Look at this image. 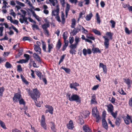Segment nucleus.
<instances>
[{"label":"nucleus","mask_w":132,"mask_h":132,"mask_svg":"<svg viewBox=\"0 0 132 132\" xmlns=\"http://www.w3.org/2000/svg\"><path fill=\"white\" fill-rule=\"evenodd\" d=\"M61 68L64 70L67 73H69L70 71L69 69L66 68L63 66H62Z\"/></svg>","instance_id":"36"},{"label":"nucleus","mask_w":132,"mask_h":132,"mask_svg":"<svg viewBox=\"0 0 132 132\" xmlns=\"http://www.w3.org/2000/svg\"><path fill=\"white\" fill-rule=\"evenodd\" d=\"M78 121L79 123L81 124H83L84 123V121L83 119L82 118H79L78 120Z\"/></svg>","instance_id":"56"},{"label":"nucleus","mask_w":132,"mask_h":132,"mask_svg":"<svg viewBox=\"0 0 132 132\" xmlns=\"http://www.w3.org/2000/svg\"><path fill=\"white\" fill-rule=\"evenodd\" d=\"M21 77L22 80L23 82L24 83L26 84L27 85L28 84V81L25 79V78L22 75H21Z\"/></svg>","instance_id":"40"},{"label":"nucleus","mask_w":132,"mask_h":132,"mask_svg":"<svg viewBox=\"0 0 132 132\" xmlns=\"http://www.w3.org/2000/svg\"><path fill=\"white\" fill-rule=\"evenodd\" d=\"M28 92L31 98L36 101L37 98H39L40 96V93L37 88L33 89L32 91L31 92L28 90Z\"/></svg>","instance_id":"1"},{"label":"nucleus","mask_w":132,"mask_h":132,"mask_svg":"<svg viewBox=\"0 0 132 132\" xmlns=\"http://www.w3.org/2000/svg\"><path fill=\"white\" fill-rule=\"evenodd\" d=\"M129 104L130 106L132 107V97L130 98L129 101Z\"/></svg>","instance_id":"64"},{"label":"nucleus","mask_w":132,"mask_h":132,"mask_svg":"<svg viewBox=\"0 0 132 132\" xmlns=\"http://www.w3.org/2000/svg\"><path fill=\"white\" fill-rule=\"evenodd\" d=\"M19 103L20 104L24 105L25 104V102L24 100L21 98L19 100Z\"/></svg>","instance_id":"41"},{"label":"nucleus","mask_w":132,"mask_h":132,"mask_svg":"<svg viewBox=\"0 0 132 132\" xmlns=\"http://www.w3.org/2000/svg\"><path fill=\"white\" fill-rule=\"evenodd\" d=\"M89 114V112L88 111H85L84 112L83 115H82V117H84L85 118H86L88 116Z\"/></svg>","instance_id":"30"},{"label":"nucleus","mask_w":132,"mask_h":132,"mask_svg":"<svg viewBox=\"0 0 132 132\" xmlns=\"http://www.w3.org/2000/svg\"><path fill=\"white\" fill-rule=\"evenodd\" d=\"M68 32L67 31L64 32L63 35V38L64 40H66L68 37Z\"/></svg>","instance_id":"42"},{"label":"nucleus","mask_w":132,"mask_h":132,"mask_svg":"<svg viewBox=\"0 0 132 132\" xmlns=\"http://www.w3.org/2000/svg\"><path fill=\"white\" fill-rule=\"evenodd\" d=\"M18 52V53L16 56V57L18 58L20 57V56L22 54V53L23 52V48H19L18 49L16 50Z\"/></svg>","instance_id":"16"},{"label":"nucleus","mask_w":132,"mask_h":132,"mask_svg":"<svg viewBox=\"0 0 132 132\" xmlns=\"http://www.w3.org/2000/svg\"><path fill=\"white\" fill-rule=\"evenodd\" d=\"M67 126L68 129L70 130L73 129L74 127L73 121L71 120H70L67 124Z\"/></svg>","instance_id":"11"},{"label":"nucleus","mask_w":132,"mask_h":132,"mask_svg":"<svg viewBox=\"0 0 132 132\" xmlns=\"http://www.w3.org/2000/svg\"><path fill=\"white\" fill-rule=\"evenodd\" d=\"M42 48L43 51L44 52L50 53H51L52 50L53 48V45L52 43L51 44H48V50H46V44L43 41L42 42Z\"/></svg>","instance_id":"3"},{"label":"nucleus","mask_w":132,"mask_h":132,"mask_svg":"<svg viewBox=\"0 0 132 132\" xmlns=\"http://www.w3.org/2000/svg\"><path fill=\"white\" fill-rule=\"evenodd\" d=\"M0 125L4 129L6 128L4 123L1 120H0Z\"/></svg>","instance_id":"44"},{"label":"nucleus","mask_w":132,"mask_h":132,"mask_svg":"<svg viewBox=\"0 0 132 132\" xmlns=\"http://www.w3.org/2000/svg\"><path fill=\"white\" fill-rule=\"evenodd\" d=\"M16 62L19 63H26L27 62L25 59H22L17 61Z\"/></svg>","instance_id":"47"},{"label":"nucleus","mask_w":132,"mask_h":132,"mask_svg":"<svg viewBox=\"0 0 132 132\" xmlns=\"http://www.w3.org/2000/svg\"><path fill=\"white\" fill-rule=\"evenodd\" d=\"M51 128L52 130L54 132L56 131V129L55 128V126H54V124L53 122H51Z\"/></svg>","instance_id":"49"},{"label":"nucleus","mask_w":132,"mask_h":132,"mask_svg":"<svg viewBox=\"0 0 132 132\" xmlns=\"http://www.w3.org/2000/svg\"><path fill=\"white\" fill-rule=\"evenodd\" d=\"M33 56L39 63H41L42 61L40 57L37 54L35 53H34L33 54Z\"/></svg>","instance_id":"15"},{"label":"nucleus","mask_w":132,"mask_h":132,"mask_svg":"<svg viewBox=\"0 0 132 132\" xmlns=\"http://www.w3.org/2000/svg\"><path fill=\"white\" fill-rule=\"evenodd\" d=\"M62 44L60 39H59L56 45V49L57 50H59Z\"/></svg>","instance_id":"21"},{"label":"nucleus","mask_w":132,"mask_h":132,"mask_svg":"<svg viewBox=\"0 0 132 132\" xmlns=\"http://www.w3.org/2000/svg\"><path fill=\"white\" fill-rule=\"evenodd\" d=\"M49 1L52 3L53 5L54 6L55 5V3L54 2L55 1H56V2L57 3V0H49Z\"/></svg>","instance_id":"54"},{"label":"nucleus","mask_w":132,"mask_h":132,"mask_svg":"<svg viewBox=\"0 0 132 132\" xmlns=\"http://www.w3.org/2000/svg\"><path fill=\"white\" fill-rule=\"evenodd\" d=\"M122 117L126 124L129 125L130 123H132L131 116L127 114L126 116H123Z\"/></svg>","instance_id":"5"},{"label":"nucleus","mask_w":132,"mask_h":132,"mask_svg":"<svg viewBox=\"0 0 132 132\" xmlns=\"http://www.w3.org/2000/svg\"><path fill=\"white\" fill-rule=\"evenodd\" d=\"M61 18L62 19V23L63 24H64L65 23V19L64 18V15L63 13H62L61 16Z\"/></svg>","instance_id":"33"},{"label":"nucleus","mask_w":132,"mask_h":132,"mask_svg":"<svg viewBox=\"0 0 132 132\" xmlns=\"http://www.w3.org/2000/svg\"><path fill=\"white\" fill-rule=\"evenodd\" d=\"M92 52L93 53H101V51L98 48H94L93 47L92 48Z\"/></svg>","instance_id":"22"},{"label":"nucleus","mask_w":132,"mask_h":132,"mask_svg":"<svg viewBox=\"0 0 132 132\" xmlns=\"http://www.w3.org/2000/svg\"><path fill=\"white\" fill-rule=\"evenodd\" d=\"M84 56H86L87 54H90L92 53L90 49H88L87 50L86 48H84L82 50Z\"/></svg>","instance_id":"14"},{"label":"nucleus","mask_w":132,"mask_h":132,"mask_svg":"<svg viewBox=\"0 0 132 132\" xmlns=\"http://www.w3.org/2000/svg\"><path fill=\"white\" fill-rule=\"evenodd\" d=\"M93 15L92 13H90L88 15H87L86 17V20L89 21L91 19V18L92 17Z\"/></svg>","instance_id":"29"},{"label":"nucleus","mask_w":132,"mask_h":132,"mask_svg":"<svg viewBox=\"0 0 132 132\" xmlns=\"http://www.w3.org/2000/svg\"><path fill=\"white\" fill-rule=\"evenodd\" d=\"M99 67L100 68H102L103 72L104 73L106 74L107 72V67L106 65H104L102 63H99Z\"/></svg>","instance_id":"12"},{"label":"nucleus","mask_w":132,"mask_h":132,"mask_svg":"<svg viewBox=\"0 0 132 132\" xmlns=\"http://www.w3.org/2000/svg\"><path fill=\"white\" fill-rule=\"evenodd\" d=\"M34 50L38 54H41V49L40 47L36 45H34Z\"/></svg>","instance_id":"13"},{"label":"nucleus","mask_w":132,"mask_h":132,"mask_svg":"<svg viewBox=\"0 0 132 132\" xmlns=\"http://www.w3.org/2000/svg\"><path fill=\"white\" fill-rule=\"evenodd\" d=\"M96 19L97 21V23L100 24L101 21L100 16L98 13H97L96 14Z\"/></svg>","instance_id":"34"},{"label":"nucleus","mask_w":132,"mask_h":132,"mask_svg":"<svg viewBox=\"0 0 132 132\" xmlns=\"http://www.w3.org/2000/svg\"><path fill=\"white\" fill-rule=\"evenodd\" d=\"M77 45L75 44H71L69 46V47L70 48L69 52L70 54H75V52H76V50Z\"/></svg>","instance_id":"6"},{"label":"nucleus","mask_w":132,"mask_h":132,"mask_svg":"<svg viewBox=\"0 0 132 132\" xmlns=\"http://www.w3.org/2000/svg\"><path fill=\"white\" fill-rule=\"evenodd\" d=\"M96 97L95 94H93L91 97V99L90 101V104H96L97 103V102L96 100Z\"/></svg>","instance_id":"17"},{"label":"nucleus","mask_w":132,"mask_h":132,"mask_svg":"<svg viewBox=\"0 0 132 132\" xmlns=\"http://www.w3.org/2000/svg\"><path fill=\"white\" fill-rule=\"evenodd\" d=\"M21 98V95L19 93H16L13 98V100L14 102H18Z\"/></svg>","instance_id":"9"},{"label":"nucleus","mask_w":132,"mask_h":132,"mask_svg":"<svg viewBox=\"0 0 132 132\" xmlns=\"http://www.w3.org/2000/svg\"><path fill=\"white\" fill-rule=\"evenodd\" d=\"M69 42L70 44H72L74 41V38L73 37H70L69 39Z\"/></svg>","instance_id":"53"},{"label":"nucleus","mask_w":132,"mask_h":132,"mask_svg":"<svg viewBox=\"0 0 132 132\" xmlns=\"http://www.w3.org/2000/svg\"><path fill=\"white\" fill-rule=\"evenodd\" d=\"M66 96L67 98H68L70 101H75L76 102L79 103H80V98L79 96L77 95L72 94L71 95V94L68 93L66 95Z\"/></svg>","instance_id":"2"},{"label":"nucleus","mask_w":132,"mask_h":132,"mask_svg":"<svg viewBox=\"0 0 132 132\" xmlns=\"http://www.w3.org/2000/svg\"><path fill=\"white\" fill-rule=\"evenodd\" d=\"M5 67L7 68H10L12 67V65L9 62H6L5 64Z\"/></svg>","instance_id":"50"},{"label":"nucleus","mask_w":132,"mask_h":132,"mask_svg":"<svg viewBox=\"0 0 132 132\" xmlns=\"http://www.w3.org/2000/svg\"><path fill=\"white\" fill-rule=\"evenodd\" d=\"M79 39L80 38H79L78 37H76L75 39V43L74 44L78 45V44L79 42L80 41Z\"/></svg>","instance_id":"48"},{"label":"nucleus","mask_w":132,"mask_h":132,"mask_svg":"<svg viewBox=\"0 0 132 132\" xmlns=\"http://www.w3.org/2000/svg\"><path fill=\"white\" fill-rule=\"evenodd\" d=\"M121 122V120L119 118H117L116 119L115 121V123L118 126H119L120 125Z\"/></svg>","instance_id":"38"},{"label":"nucleus","mask_w":132,"mask_h":132,"mask_svg":"<svg viewBox=\"0 0 132 132\" xmlns=\"http://www.w3.org/2000/svg\"><path fill=\"white\" fill-rule=\"evenodd\" d=\"M110 23L111 24V27L112 28H114L115 27V24H116V22L114 21L113 20H111L110 21Z\"/></svg>","instance_id":"43"},{"label":"nucleus","mask_w":132,"mask_h":132,"mask_svg":"<svg viewBox=\"0 0 132 132\" xmlns=\"http://www.w3.org/2000/svg\"><path fill=\"white\" fill-rule=\"evenodd\" d=\"M41 125L44 129L46 130L47 129L46 125L45 122H40Z\"/></svg>","instance_id":"39"},{"label":"nucleus","mask_w":132,"mask_h":132,"mask_svg":"<svg viewBox=\"0 0 132 132\" xmlns=\"http://www.w3.org/2000/svg\"><path fill=\"white\" fill-rule=\"evenodd\" d=\"M11 27L17 33H18V29L12 24H11Z\"/></svg>","instance_id":"60"},{"label":"nucleus","mask_w":132,"mask_h":132,"mask_svg":"<svg viewBox=\"0 0 132 132\" xmlns=\"http://www.w3.org/2000/svg\"><path fill=\"white\" fill-rule=\"evenodd\" d=\"M125 31L126 34L129 35L130 32H131L132 30L129 31L127 27H126L125 29Z\"/></svg>","instance_id":"52"},{"label":"nucleus","mask_w":132,"mask_h":132,"mask_svg":"<svg viewBox=\"0 0 132 132\" xmlns=\"http://www.w3.org/2000/svg\"><path fill=\"white\" fill-rule=\"evenodd\" d=\"M71 27L72 28H74L75 27V26L76 24V21L75 19L73 18L71 20Z\"/></svg>","instance_id":"31"},{"label":"nucleus","mask_w":132,"mask_h":132,"mask_svg":"<svg viewBox=\"0 0 132 132\" xmlns=\"http://www.w3.org/2000/svg\"><path fill=\"white\" fill-rule=\"evenodd\" d=\"M64 45L65 46H67L68 45V40H64Z\"/></svg>","instance_id":"63"},{"label":"nucleus","mask_w":132,"mask_h":132,"mask_svg":"<svg viewBox=\"0 0 132 132\" xmlns=\"http://www.w3.org/2000/svg\"><path fill=\"white\" fill-rule=\"evenodd\" d=\"M70 5L69 4L67 3V4L66 7L65 9V13L66 17H67L68 16V13L70 9Z\"/></svg>","instance_id":"25"},{"label":"nucleus","mask_w":132,"mask_h":132,"mask_svg":"<svg viewBox=\"0 0 132 132\" xmlns=\"http://www.w3.org/2000/svg\"><path fill=\"white\" fill-rule=\"evenodd\" d=\"M33 28V29L34 30V28H35L37 30H39V28L38 26L35 24H33L32 26Z\"/></svg>","instance_id":"57"},{"label":"nucleus","mask_w":132,"mask_h":132,"mask_svg":"<svg viewBox=\"0 0 132 132\" xmlns=\"http://www.w3.org/2000/svg\"><path fill=\"white\" fill-rule=\"evenodd\" d=\"M82 27H83L82 26L79 24L78 25L77 27L76 28H74L72 31V35L75 36L76 35L77 33L80 31L81 28L82 29Z\"/></svg>","instance_id":"7"},{"label":"nucleus","mask_w":132,"mask_h":132,"mask_svg":"<svg viewBox=\"0 0 132 132\" xmlns=\"http://www.w3.org/2000/svg\"><path fill=\"white\" fill-rule=\"evenodd\" d=\"M124 80L125 82L127 84L128 88L130 87V84L131 83L132 81L128 79H125Z\"/></svg>","instance_id":"26"},{"label":"nucleus","mask_w":132,"mask_h":132,"mask_svg":"<svg viewBox=\"0 0 132 132\" xmlns=\"http://www.w3.org/2000/svg\"><path fill=\"white\" fill-rule=\"evenodd\" d=\"M103 38L104 39V46L106 48H108L109 45V39L106 36H103Z\"/></svg>","instance_id":"10"},{"label":"nucleus","mask_w":132,"mask_h":132,"mask_svg":"<svg viewBox=\"0 0 132 132\" xmlns=\"http://www.w3.org/2000/svg\"><path fill=\"white\" fill-rule=\"evenodd\" d=\"M46 108H47L48 110H46L45 111L46 113L49 112L51 114H52L53 113V108L51 106L46 105L45 106Z\"/></svg>","instance_id":"8"},{"label":"nucleus","mask_w":132,"mask_h":132,"mask_svg":"<svg viewBox=\"0 0 132 132\" xmlns=\"http://www.w3.org/2000/svg\"><path fill=\"white\" fill-rule=\"evenodd\" d=\"M45 122V117L44 115H42V116L40 122Z\"/></svg>","instance_id":"59"},{"label":"nucleus","mask_w":132,"mask_h":132,"mask_svg":"<svg viewBox=\"0 0 132 132\" xmlns=\"http://www.w3.org/2000/svg\"><path fill=\"white\" fill-rule=\"evenodd\" d=\"M93 115L94 117L96 119V121L98 122L100 119V117L99 115V113L96 107H94L92 109Z\"/></svg>","instance_id":"4"},{"label":"nucleus","mask_w":132,"mask_h":132,"mask_svg":"<svg viewBox=\"0 0 132 132\" xmlns=\"http://www.w3.org/2000/svg\"><path fill=\"white\" fill-rule=\"evenodd\" d=\"M16 3L18 5L22 7H24L25 6L24 4L20 2L19 1H16Z\"/></svg>","instance_id":"55"},{"label":"nucleus","mask_w":132,"mask_h":132,"mask_svg":"<svg viewBox=\"0 0 132 132\" xmlns=\"http://www.w3.org/2000/svg\"><path fill=\"white\" fill-rule=\"evenodd\" d=\"M17 70L19 72H22V69L21 65H19L17 66Z\"/></svg>","instance_id":"51"},{"label":"nucleus","mask_w":132,"mask_h":132,"mask_svg":"<svg viewBox=\"0 0 132 132\" xmlns=\"http://www.w3.org/2000/svg\"><path fill=\"white\" fill-rule=\"evenodd\" d=\"M102 123L103 127L107 129L108 128V126L106 121L104 118L102 119Z\"/></svg>","instance_id":"20"},{"label":"nucleus","mask_w":132,"mask_h":132,"mask_svg":"<svg viewBox=\"0 0 132 132\" xmlns=\"http://www.w3.org/2000/svg\"><path fill=\"white\" fill-rule=\"evenodd\" d=\"M119 93L123 95H125L126 94V93H125L124 91L122 89H121L120 90H119Z\"/></svg>","instance_id":"62"},{"label":"nucleus","mask_w":132,"mask_h":132,"mask_svg":"<svg viewBox=\"0 0 132 132\" xmlns=\"http://www.w3.org/2000/svg\"><path fill=\"white\" fill-rule=\"evenodd\" d=\"M24 57L26 58V59H25L26 60V61L27 62L30 59V56L29 55L25 54L24 55Z\"/></svg>","instance_id":"46"},{"label":"nucleus","mask_w":132,"mask_h":132,"mask_svg":"<svg viewBox=\"0 0 132 132\" xmlns=\"http://www.w3.org/2000/svg\"><path fill=\"white\" fill-rule=\"evenodd\" d=\"M56 9L52 11V14L53 15L55 16L56 14H55V13H59V5H57L56 6Z\"/></svg>","instance_id":"24"},{"label":"nucleus","mask_w":132,"mask_h":132,"mask_svg":"<svg viewBox=\"0 0 132 132\" xmlns=\"http://www.w3.org/2000/svg\"><path fill=\"white\" fill-rule=\"evenodd\" d=\"M105 35L106 36H108L109 37V39H112V36L113 34L111 32H106Z\"/></svg>","instance_id":"27"},{"label":"nucleus","mask_w":132,"mask_h":132,"mask_svg":"<svg viewBox=\"0 0 132 132\" xmlns=\"http://www.w3.org/2000/svg\"><path fill=\"white\" fill-rule=\"evenodd\" d=\"M106 106L108 108L107 110L110 113L113 111V107L112 104H110L107 105Z\"/></svg>","instance_id":"18"},{"label":"nucleus","mask_w":132,"mask_h":132,"mask_svg":"<svg viewBox=\"0 0 132 132\" xmlns=\"http://www.w3.org/2000/svg\"><path fill=\"white\" fill-rule=\"evenodd\" d=\"M79 86V84L76 82L70 83V87L71 88H73V87H76Z\"/></svg>","instance_id":"28"},{"label":"nucleus","mask_w":132,"mask_h":132,"mask_svg":"<svg viewBox=\"0 0 132 132\" xmlns=\"http://www.w3.org/2000/svg\"><path fill=\"white\" fill-rule=\"evenodd\" d=\"M32 38L30 37H28L24 36V37L22 38V40L23 41L26 40H28L29 41H31Z\"/></svg>","instance_id":"35"},{"label":"nucleus","mask_w":132,"mask_h":132,"mask_svg":"<svg viewBox=\"0 0 132 132\" xmlns=\"http://www.w3.org/2000/svg\"><path fill=\"white\" fill-rule=\"evenodd\" d=\"M47 23H44L42 25V28L43 30L48 29L47 28L49 27L50 26V24L49 23V22H46Z\"/></svg>","instance_id":"19"},{"label":"nucleus","mask_w":132,"mask_h":132,"mask_svg":"<svg viewBox=\"0 0 132 132\" xmlns=\"http://www.w3.org/2000/svg\"><path fill=\"white\" fill-rule=\"evenodd\" d=\"M83 128V129L85 132H91V130L88 125L84 126Z\"/></svg>","instance_id":"23"},{"label":"nucleus","mask_w":132,"mask_h":132,"mask_svg":"<svg viewBox=\"0 0 132 132\" xmlns=\"http://www.w3.org/2000/svg\"><path fill=\"white\" fill-rule=\"evenodd\" d=\"M82 30H83V31H82L83 33L86 34H88V31L87 30H86L83 27H82Z\"/></svg>","instance_id":"58"},{"label":"nucleus","mask_w":132,"mask_h":132,"mask_svg":"<svg viewBox=\"0 0 132 132\" xmlns=\"http://www.w3.org/2000/svg\"><path fill=\"white\" fill-rule=\"evenodd\" d=\"M92 31L96 35H101V34L100 31L96 29H92Z\"/></svg>","instance_id":"32"},{"label":"nucleus","mask_w":132,"mask_h":132,"mask_svg":"<svg viewBox=\"0 0 132 132\" xmlns=\"http://www.w3.org/2000/svg\"><path fill=\"white\" fill-rule=\"evenodd\" d=\"M117 111H116L115 112H113V111L110 112V113L111 115L114 118H116L117 116Z\"/></svg>","instance_id":"37"},{"label":"nucleus","mask_w":132,"mask_h":132,"mask_svg":"<svg viewBox=\"0 0 132 132\" xmlns=\"http://www.w3.org/2000/svg\"><path fill=\"white\" fill-rule=\"evenodd\" d=\"M99 86V85H95L93 87L92 89L93 90H95Z\"/></svg>","instance_id":"61"},{"label":"nucleus","mask_w":132,"mask_h":132,"mask_svg":"<svg viewBox=\"0 0 132 132\" xmlns=\"http://www.w3.org/2000/svg\"><path fill=\"white\" fill-rule=\"evenodd\" d=\"M59 13H56V16L55 17V18L59 22H61V21L60 20V17L59 15Z\"/></svg>","instance_id":"45"}]
</instances>
